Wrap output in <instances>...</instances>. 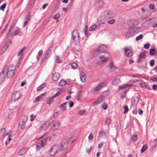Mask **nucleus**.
Masks as SVG:
<instances>
[{
	"instance_id": "1",
	"label": "nucleus",
	"mask_w": 157,
	"mask_h": 157,
	"mask_svg": "<svg viewBox=\"0 0 157 157\" xmlns=\"http://www.w3.org/2000/svg\"><path fill=\"white\" fill-rule=\"evenodd\" d=\"M15 66L10 65L8 66L6 65L3 68V73L6 72L7 77L8 78H12L15 73Z\"/></svg>"
},
{
	"instance_id": "2",
	"label": "nucleus",
	"mask_w": 157,
	"mask_h": 157,
	"mask_svg": "<svg viewBox=\"0 0 157 157\" xmlns=\"http://www.w3.org/2000/svg\"><path fill=\"white\" fill-rule=\"evenodd\" d=\"M103 17L105 19H108L113 17L114 14L112 11L109 10H105L102 13Z\"/></svg>"
},
{
	"instance_id": "3",
	"label": "nucleus",
	"mask_w": 157,
	"mask_h": 157,
	"mask_svg": "<svg viewBox=\"0 0 157 157\" xmlns=\"http://www.w3.org/2000/svg\"><path fill=\"white\" fill-rule=\"evenodd\" d=\"M109 93V91H104L103 94V95H101L100 96V98L98 100H97L95 101L93 103V104L94 105H96L97 104H99L100 103H101L102 101H103V98H104L105 96L106 95H107Z\"/></svg>"
},
{
	"instance_id": "4",
	"label": "nucleus",
	"mask_w": 157,
	"mask_h": 157,
	"mask_svg": "<svg viewBox=\"0 0 157 157\" xmlns=\"http://www.w3.org/2000/svg\"><path fill=\"white\" fill-rule=\"evenodd\" d=\"M72 40L75 41L77 42L78 41L79 37L78 31L76 29H75L72 32Z\"/></svg>"
},
{
	"instance_id": "5",
	"label": "nucleus",
	"mask_w": 157,
	"mask_h": 157,
	"mask_svg": "<svg viewBox=\"0 0 157 157\" xmlns=\"http://www.w3.org/2000/svg\"><path fill=\"white\" fill-rule=\"evenodd\" d=\"M104 47L103 46L101 45L98 49L94 51L93 53L94 56V57L97 56L98 55L101 54V53L104 52V51L102 49Z\"/></svg>"
},
{
	"instance_id": "6",
	"label": "nucleus",
	"mask_w": 157,
	"mask_h": 157,
	"mask_svg": "<svg viewBox=\"0 0 157 157\" xmlns=\"http://www.w3.org/2000/svg\"><path fill=\"white\" fill-rule=\"evenodd\" d=\"M106 69L107 71L109 72H113L116 69V68L114 67L113 64V62L111 61V62L107 67H106Z\"/></svg>"
},
{
	"instance_id": "7",
	"label": "nucleus",
	"mask_w": 157,
	"mask_h": 157,
	"mask_svg": "<svg viewBox=\"0 0 157 157\" xmlns=\"http://www.w3.org/2000/svg\"><path fill=\"white\" fill-rule=\"evenodd\" d=\"M136 29L134 28H131L126 33L125 37L126 38L128 39L136 31Z\"/></svg>"
},
{
	"instance_id": "8",
	"label": "nucleus",
	"mask_w": 157,
	"mask_h": 157,
	"mask_svg": "<svg viewBox=\"0 0 157 157\" xmlns=\"http://www.w3.org/2000/svg\"><path fill=\"white\" fill-rule=\"evenodd\" d=\"M104 4V2L101 0L98 1L95 4V8L97 10H101Z\"/></svg>"
},
{
	"instance_id": "9",
	"label": "nucleus",
	"mask_w": 157,
	"mask_h": 157,
	"mask_svg": "<svg viewBox=\"0 0 157 157\" xmlns=\"http://www.w3.org/2000/svg\"><path fill=\"white\" fill-rule=\"evenodd\" d=\"M20 96V92L19 91H17L14 92L13 94L11 99L14 101H16L19 98Z\"/></svg>"
},
{
	"instance_id": "10",
	"label": "nucleus",
	"mask_w": 157,
	"mask_h": 157,
	"mask_svg": "<svg viewBox=\"0 0 157 157\" xmlns=\"http://www.w3.org/2000/svg\"><path fill=\"white\" fill-rule=\"evenodd\" d=\"M52 47L51 46L48 49L47 51L45 52L44 55V58L42 59V61L44 59H47L49 55H50L52 51Z\"/></svg>"
},
{
	"instance_id": "11",
	"label": "nucleus",
	"mask_w": 157,
	"mask_h": 157,
	"mask_svg": "<svg viewBox=\"0 0 157 157\" xmlns=\"http://www.w3.org/2000/svg\"><path fill=\"white\" fill-rule=\"evenodd\" d=\"M124 50L126 56L128 57H131L132 55V52L127 47L124 48Z\"/></svg>"
},
{
	"instance_id": "12",
	"label": "nucleus",
	"mask_w": 157,
	"mask_h": 157,
	"mask_svg": "<svg viewBox=\"0 0 157 157\" xmlns=\"http://www.w3.org/2000/svg\"><path fill=\"white\" fill-rule=\"evenodd\" d=\"M147 53V52L146 51H144L143 52L139 54L138 61V63H139L142 61V59H145V58Z\"/></svg>"
},
{
	"instance_id": "13",
	"label": "nucleus",
	"mask_w": 157,
	"mask_h": 157,
	"mask_svg": "<svg viewBox=\"0 0 157 157\" xmlns=\"http://www.w3.org/2000/svg\"><path fill=\"white\" fill-rule=\"evenodd\" d=\"M50 124V121L49 120L45 121L41 126V128L44 131L46 130L49 127Z\"/></svg>"
},
{
	"instance_id": "14",
	"label": "nucleus",
	"mask_w": 157,
	"mask_h": 157,
	"mask_svg": "<svg viewBox=\"0 0 157 157\" xmlns=\"http://www.w3.org/2000/svg\"><path fill=\"white\" fill-rule=\"evenodd\" d=\"M68 144V142L65 139H63L61 142L60 149L61 150L64 149V148L66 147Z\"/></svg>"
},
{
	"instance_id": "15",
	"label": "nucleus",
	"mask_w": 157,
	"mask_h": 157,
	"mask_svg": "<svg viewBox=\"0 0 157 157\" xmlns=\"http://www.w3.org/2000/svg\"><path fill=\"white\" fill-rule=\"evenodd\" d=\"M59 74L58 73H55L52 74V79L53 81H56L59 79Z\"/></svg>"
},
{
	"instance_id": "16",
	"label": "nucleus",
	"mask_w": 157,
	"mask_h": 157,
	"mask_svg": "<svg viewBox=\"0 0 157 157\" xmlns=\"http://www.w3.org/2000/svg\"><path fill=\"white\" fill-rule=\"evenodd\" d=\"M60 125V123L59 122H56L53 125V127L52 128L51 130L53 131L56 130L59 128Z\"/></svg>"
},
{
	"instance_id": "17",
	"label": "nucleus",
	"mask_w": 157,
	"mask_h": 157,
	"mask_svg": "<svg viewBox=\"0 0 157 157\" xmlns=\"http://www.w3.org/2000/svg\"><path fill=\"white\" fill-rule=\"evenodd\" d=\"M28 148L27 147H24L21 149L18 152V154L19 155H22L25 154L27 151Z\"/></svg>"
},
{
	"instance_id": "18",
	"label": "nucleus",
	"mask_w": 157,
	"mask_h": 157,
	"mask_svg": "<svg viewBox=\"0 0 157 157\" xmlns=\"http://www.w3.org/2000/svg\"><path fill=\"white\" fill-rule=\"evenodd\" d=\"M28 119V117L26 116H22L20 119L19 122L20 123H25Z\"/></svg>"
},
{
	"instance_id": "19",
	"label": "nucleus",
	"mask_w": 157,
	"mask_h": 157,
	"mask_svg": "<svg viewBox=\"0 0 157 157\" xmlns=\"http://www.w3.org/2000/svg\"><path fill=\"white\" fill-rule=\"evenodd\" d=\"M5 78V74L3 73V71L0 74V84L2 83L4 81Z\"/></svg>"
},
{
	"instance_id": "20",
	"label": "nucleus",
	"mask_w": 157,
	"mask_h": 157,
	"mask_svg": "<svg viewBox=\"0 0 157 157\" xmlns=\"http://www.w3.org/2000/svg\"><path fill=\"white\" fill-rule=\"evenodd\" d=\"M80 78L82 82H83L85 81L86 78V76L85 74L83 72H82L80 73Z\"/></svg>"
},
{
	"instance_id": "21",
	"label": "nucleus",
	"mask_w": 157,
	"mask_h": 157,
	"mask_svg": "<svg viewBox=\"0 0 157 157\" xmlns=\"http://www.w3.org/2000/svg\"><path fill=\"white\" fill-rule=\"evenodd\" d=\"M67 102H65L60 105V109L62 110L65 111L67 107Z\"/></svg>"
},
{
	"instance_id": "22",
	"label": "nucleus",
	"mask_w": 157,
	"mask_h": 157,
	"mask_svg": "<svg viewBox=\"0 0 157 157\" xmlns=\"http://www.w3.org/2000/svg\"><path fill=\"white\" fill-rule=\"evenodd\" d=\"M132 84H126L119 86V89H123L132 86Z\"/></svg>"
},
{
	"instance_id": "23",
	"label": "nucleus",
	"mask_w": 157,
	"mask_h": 157,
	"mask_svg": "<svg viewBox=\"0 0 157 157\" xmlns=\"http://www.w3.org/2000/svg\"><path fill=\"white\" fill-rule=\"evenodd\" d=\"M31 17V13L29 12L28 13L25 15L24 20L25 21H29L30 20Z\"/></svg>"
},
{
	"instance_id": "24",
	"label": "nucleus",
	"mask_w": 157,
	"mask_h": 157,
	"mask_svg": "<svg viewBox=\"0 0 157 157\" xmlns=\"http://www.w3.org/2000/svg\"><path fill=\"white\" fill-rule=\"evenodd\" d=\"M54 147H52L50 148V155L51 156L54 155L56 152H57V151L54 149Z\"/></svg>"
},
{
	"instance_id": "25",
	"label": "nucleus",
	"mask_w": 157,
	"mask_h": 157,
	"mask_svg": "<svg viewBox=\"0 0 157 157\" xmlns=\"http://www.w3.org/2000/svg\"><path fill=\"white\" fill-rule=\"evenodd\" d=\"M13 26L12 25H11L10 26L9 29L6 34V38H8L9 36V35L10 33V32L13 29Z\"/></svg>"
},
{
	"instance_id": "26",
	"label": "nucleus",
	"mask_w": 157,
	"mask_h": 157,
	"mask_svg": "<svg viewBox=\"0 0 157 157\" xmlns=\"http://www.w3.org/2000/svg\"><path fill=\"white\" fill-rule=\"evenodd\" d=\"M99 135L100 136V137H106L107 136V135L105 133V132L103 131H100L99 132Z\"/></svg>"
},
{
	"instance_id": "27",
	"label": "nucleus",
	"mask_w": 157,
	"mask_h": 157,
	"mask_svg": "<svg viewBox=\"0 0 157 157\" xmlns=\"http://www.w3.org/2000/svg\"><path fill=\"white\" fill-rule=\"evenodd\" d=\"M108 80H106L103 82H101L99 85L101 86V88L104 87L108 82Z\"/></svg>"
},
{
	"instance_id": "28",
	"label": "nucleus",
	"mask_w": 157,
	"mask_h": 157,
	"mask_svg": "<svg viewBox=\"0 0 157 157\" xmlns=\"http://www.w3.org/2000/svg\"><path fill=\"white\" fill-rule=\"evenodd\" d=\"M120 80L119 79H116L113 80L112 82V84L114 85H116L120 82Z\"/></svg>"
},
{
	"instance_id": "29",
	"label": "nucleus",
	"mask_w": 157,
	"mask_h": 157,
	"mask_svg": "<svg viewBox=\"0 0 157 157\" xmlns=\"http://www.w3.org/2000/svg\"><path fill=\"white\" fill-rule=\"evenodd\" d=\"M155 53V48L151 49L150 50L149 53L151 56H153Z\"/></svg>"
},
{
	"instance_id": "30",
	"label": "nucleus",
	"mask_w": 157,
	"mask_h": 157,
	"mask_svg": "<svg viewBox=\"0 0 157 157\" xmlns=\"http://www.w3.org/2000/svg\"><path fill=\"white\" fill-rule=\"evenodd\" d=\"M110 121H111V119L109 118H107L106 119V120L105 121V124L107 125V126H108L107 127L108 128H109V125L110 124Z\"/></svg>"
},
{
	"instance_id": "31",
	"label": "nucleus",
	"mask_w": 157,
	"mask_h": 157,
	"mask_svg": "<svg viewBox=\"0 0 157 157\" xmlns=\"http://www.w3.org/2000/svg\"><path fill=\"white\" fill-rule=\"evenodd\" d=\"M97 27V25L95 24H93L90 27L89 30L90 31H92L94 30Z\"/></svg>"
},
{
	"instance_id": "32",
	"label": "nucleus",
	"mask_w": 157,
	"mask_h": 157,
	"mask_svg": "<svg viewBox=\"0 0 157 157\" xmlns=\"http://www.w3.org/2000/svg\"><path fill=\"white\" fill-rule=\"evenodd\" d=\"M66 83V81L63 80H61L59 83V85L60 86H63L65 85Z\"/></svg>"
},
{
	"instance_id": "33",
	"label": "nucleus",
	"mask_w": 157,
	"mask_h": 157,
	"mask_svg": "<svg viewBox=\"0 0 157 157\" xmlns=\"http://www.w3.org/2000/svg\"><path fill=\"white\" fill-rule=\"evenodd\" d=\"M71 66L72 68L73 69H76L78 67L77 64L75 63H72L71 64Z\"/></svg>"
},
{
	"instance_id": "34",
	"label": "nucleus",
	"mask_w": 157,
	"mask_h": 157,
	"mask_svg": "<svg viewBox=\"0 0 157 157\" xmlns=\"http://www.w3.org/2000/svg\"><path fill=\"white\" fill-rule=\"evenodd\" d=\"M147 147L146 145H144L141 149V153H143L147 149Z\"/></svg>"
},
{
	"instance_id": "35",
	"label": "nucleus",
	"mask_w": 157,
	"mask_h": 157,
	"mask_svg": "<svg viewBox=\"0 0 157 157\" xmlns=\"http://www.w3.org/2000/svg\"><path fill=\"white\" fill-rule=\"evenodd\" d=\"M62 93V92L60 91H59L57 92L56 94H55L54 95L52 96V98H55L58 95Z\"/></svg>"
},
{
	"instance_id": "36",
	"label": "nucleus",
	"mask_w": 157,
	"mask_h": 157,
	"mask_svg": "<svg viewBox=\"0 0 157 157\" xmlns=\"http://www.w3.org/2000/svg\"><path fill=\"white\" fill-rule=\"evenodd\" d=\"M59 56H56V61L57 63H60L62 62V61L59 59Z\"/></svg>"
},
{
	"instance_id": "37",
	"label": "nucleus",
	"mask_w": 157,
	"mask_h": 157,
	"mask_svg": "<svg viewBox=\"0 0 157 157\" xmlns=\"http://www.w3.org/2000/svg\"><path fill=\"white\" fill-rule=\"evenodd\" d=\"M60 17V14L59 13H58L54 15L53 17V18L54 19L57 20Z\"/></svg>"
},
{
	"instance_id": "38",
	"label": "nucleus",
	"mask_w": 157,
	"mask_h": 157,
	"mask_svg": "<svg viewBox=\"0 0 157 157\" xmlns=\"http://www.w3.org/2000/svg\"><path fill=\"white\" fill-rule=\"evenodd\" d=\"M137 139V136L136 135H134L131 138V140L133 141H136Z\"/></svg>"
},
{
	"instance_id": "39",
	"label": "nucleus",
	"mask_w": 157,
	"mask_h": 157,
	"mask_svg": "<svg viewBox=\"0 0 157 157\" xmlns=\"http://www.w3.org/2000/svg\"><path fill=\"white\" fill-rule=\"evenodd\" d=\"M11 42L10 40H9L6 43L4 48H5V49H6L9 46L10 44H11Z\"/></svg>"
},
{
	"instance_id": "40",
	"label": "nucleus",
	"mask_w": 157,
	"mask_h": 157,
	"mask_svg": "<svg viewBox=\"0 0 157 157\" xmlns=\"http://www.w3.org/2000/svg\"><path fill=\"white\" fill-rule=\"evenodd\" d=\"M38 96L39 97L40 100L42 101L43 99L45 97V94L44 93H43Z\"/></svg>"
},
{
	"instance_id": "41",
	"label": "nucleus",
	"mask_w": 157,
	"mask_h": 157,
	"mask_svg": "<svg viewBox=\"0 0 157 157\" xmlns=\"http://www.w3.org/2000/svg\"><path fill=\"white\" fill-rule=\"evenodd\" d=\"M124 113L126 114L128 112V108L127 105L124 106Z\"/></svg>"
},
{
	"instance_id": "42",
	"label": "nucleus",
	"mask_w": 157,
	"mask_h": 157,
	"mask_svg": "<svg viewBox=\"0 0 157 157\" xmlns=\"http://www.w3.org/2000/svg\"><path fill=\"white\" fill-rule=\"evenodd\" d=\"M143 37V35L142 34H141L139 36H137L136 38V40L137 41H138L141 39Z\"/></svg>"
},
{
	"instance_id": "43",
	"label": "nucleus",
	"mask_w": 157,
	"mask_h": 157,
	"mask_svg": "<svg viewBox=\"0 0 157 157\" xmlns=\"http://www.w3.org/2000/svg\"><path fill=\"white\" fill-rule=\"evenodd\" d=\"M6 3H5L3 4L0 7V10L3 11L6 6Z\"/></svg>"
},
{
	"instance_id": "44",
	"label": "nucleus",
	"mask_w": 157,
	"mask_h": 157,
	"mask_svg": "<svg viewBox=\"0 0 157 157\" xmlns=\"http://www.w3.org/2000/svg\"><path fill=\"white\" fill-rule=\"evenodd\" d=\"M151 80L153 82H155L157 80V75L153 76L151 78Z\"/></svg>"
},
{
	"instance_id": "45",
	"label": "nucleus",
	"mask_w": 157,
	"mask_h": 157,
	"mask_svg": "<svg viewBox=\"0 0 157 157\" xmlns=\"http://www.w3.org/2000/svg\"><path fill=\"white\" fill-rule=\"evenodd\" d=\"M140 85L143 87L147 88V84L145 82L141 83L140 84Z\"/></svg>"
},
{
	"instance_id": "46",
	"label": "nucleus",
	"mask_w": 157,
	"mask_h": 157,
	"mask_svg": "<svg viewBox=\"0 0 157 157\" xmlns=\"http://www.w3.org/2000/svg\"><path fill=\"white\" fill-rule=\"evenodd\" d=\"M115 22V20L114 19H112L107 21V22L109 24L112 25Z\"/></svg>"
},
{
	"instance_id": "47",
	"label": "nucleus",
	"mask_w": 157,
	"mask_h": 157,
	"mask_svg": "<svg viewBox=\"0 0 157 157\" xmlns=\"http://www.w3.org/2000/svg\"><path fill=\"white\" fill-rule=\"evenodd\" d=\"M45 86V85L44 84H42L41 85L37 88V90H40L43 89Z\"/></svg>"
},
{
	"instance_id": "48",
	"label": "nucleus",
	"mask_w": 157,
	"mask_h": 157,
	"mask_svg": "<svg viewBox=\"0 0 157 157\" xmlns=\"http://www.w3.org/2000/svg\"><path fill=\"white\" fill-rule=\"evenodd\" d=\"M25 49V47H24L22 49H21L20 50V51L17 54V56H19L21 55L22 56V54H21V53Z\"/></svg>"
},
{
	"instance_id": "49",
	"label": "nucleus",
	"mask_w": 157,
	"mask_h": 157,
	"mask_svg": "<svg viewBox=\"0 0 157 157\" xmlns=\"http://www.w3.org/2000/svg\"><path fill=\"white\" fill-rule=\"evenodd\" d=\"M150 46V44H149L148 43H147L144 45V48L147 49L149 48Z\"/></svg>"
},
{
	"instance_id": "50",
	"label": "nucleus",
	"mask_w": 157,
	"mask_h": 157,
	"mask_svg": "<svg viewBox=\"0 0 157 157\" xmlns=\"http://www.w3.org/2000/svg\"><path fill=\"white\" fill-rule=\"evenodd\" d=\"M101 88L100 85L99 84L95 87L94 89V91H98Z\"/></svg>"
},
{
	"instance_id": "51",
	"label": "nucleus",
	"mask_w": 157,
	"mask_h": 157,
	"mask_svg": "<svg viewBox=\"0 0 157 157\" xmlns=\"http://www.w3.org/2000/svg\"><path fill=\"white\" fill-rule=\"evenodd\" d=\"M150 64L151 67L153 66L155 64V60L154 59L151 60L149 63Z\"/></svg>"
},
{
	"instance_id": "52",
	"label": "nucleus",
	"mask_w": 157,
	"mask_h": 157,
	"mask_svg": "<svg viewBox=\"0 0 157 157\" xmlns=\"http://www.w3.org/2000/svg\"><path fill=\"white\" fill-rule=\"evenodd\" d=\"M35 0H30L29 5L31 6H33L34 4V2H35Z\"/></svg>"
},
{
	"instance_id": "53",
	"label": "nucleus",
	"mask_w": 157,
	"mask_h": 157,
	"mask_svg": "<svg viewBox=\"0 0 157 157\" xmlns=\"http://www.w3.org/2000/svg\"><path fill=\"white\" fill-rule=\"evenodd\" d=\"M19 124L21 125V129H23L25 128L26 125L25 123H19Z\"/></svg>"
},
{
	"instance_id": "54",
	"label": "nucleus",
	"mask_w": 157,
	"mask_h": 157,
	"mask_svg": "<svg viewBox=\"0 0 157 157\" xmlns=\"http://www.w3.org/2000/svg\"><path fill=\"white\" fill-rule=\"evenodd\" d=\"M19 33V31L18 29L16 30L14 32V34H13L11 35V36H13L14 35H15L17 34H18Z\"/></svg>"
},
{
	"instance_id": "55",
	"label": "nucleus",
	"mask_w": 157,
	"mask_h": 157,
	"mask_svg": "<svg viewBox=\"0 0 157 157\" xmlns=\"http://www.w3.org/2000/svg\"><path fill=\"white\" fill-rule=\"evenodd\" d=\"M69 107H71L73 106V105L74 104V103L73 102H72V101H69Z\"/></svg>"
},
{
	"instance_id": "56",
	"label": "nucleus",
	"mask_w": 157,
	"mask_h": 157,
	"mask_svg": "<svg viewBox=\"0 0 157 157\" xmlns=\"http://www.w3.org/2000/svg\"><path fill=\"white\" fill-rule=\"evenodd\" d=\"M84 32L85 33V34L86 36H89V33L88 31L87 30H85Z\"/></svg>"
},
{
	"instance_id": "57",
	"label": "nucleus",
	"mask_w": 157,
	"mask_h": 157,
	"mask_svg": "<svg viewBox=\"0 0 157 157\" xmlns=\"http://www.w3.org/2000/svg\"><path fill=\"white\" fill-rule=\"evenodd\" d=\"M30 121H32L36 118V117L33 115H31L30 116Z\"/></svg>"
},
{
	"instance_id": "58",
	"label": "nucleus",
	"mask_w": 157,
	"mask_h": 157,
	"mask_svg": "<svg viewBox=\"0 0 157 157\" xmlns=\"http://www.w3.org/2000/svg\"><path fill=\"white\" fill-rule=\"evenodd\" d=\"M86 110H85L80 111L78 112V114L80 115H82L84 114Z\"/></svg>"
},
{
	"instance_id": "59",
	"label": "nucleus",
	"mask_w": 157,
	"mask_h": 157,
	"mask_svg": "<svg viewBox=\"0 0 157 157\" xmlns=\"http://www.w3.org/2000/svg\"><path fill=\"white\" fill-rule=\"evenodd\" d=\"M128 91V90L124 91V93H123L122 94V98H123L125 97V96Z\"/></svg>"
},
{
	"instance_id": "60",
	"label": "nucleus",
	"mask_w": 157,
	"mask_h": 157,
	"mask_svg": "<svg viewBox=\"0 0 157 157\" xmlns=\"http://www.w3.org/2000/svg\"><path fill=\"white\" fill-rule=\"evenodd\" d=\"M52 102H52V100H51V99L50 98L48 99L47 101V103L49 105H50L51 104V103Z\"/></svg>"
},
{
	"instance_id": "61",
	"label": "nucleus",
	"mask_w": 157,
	"mask_h": 157,
	"mask_svg": "<svg viewBox=\"0 0 157 157\" xmlns=\"http://www.w3.org/2000/svg\"><path fill=\"white\" fill-rule=\"evenodd\" d=\"M108 59V57H104V58L103 59H101V62H105Z\"/></svg>"
},
{
	"instance_id": "62",
	"label": "nucleus",
	"mask_w": 157,
	"mask_h": 157,
	"mask_svg": "<svg viewBox=\"0 0 157 157\" xmlns=\"http://www.w3.org/2000/svg\"><path fill=\"white\" fill-rule=\"evenodd\" d=\"M155 6L153 4H151L149 6V8L150 9H154Z\"/></svg>"
},
{
	"instance_id": "63",
	"label": "nucleus",
	"mask_w": 157,
	"mask_h": 157,
	"mask_svg": "<svg viewBox=\"0 0 157 157\" xmlns=\"http://www.w3.org/2000/svg\"><path fill=\"white\" fill-rule=\"evenodd\" d=\"M93 137L91 133L88 136V139L90 140H91L93 139Z\"/></svg>"
},
{
	"instance_id": "64",
	"label": "nucleus",
	"mask_w": 157,
	"mask_h": 157,
	"mask_svg": "<svg viewBox=\"0 0 157 157\" xmlns=\"http://www.w3.org/2000/svg\"><path fill=\"white\" fill-rule=\"evenodd\" d=\"M54 117L55 118H56L58 116V113L57 112H56L53 113Z\"/></svg>"
}]
</instances>
